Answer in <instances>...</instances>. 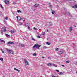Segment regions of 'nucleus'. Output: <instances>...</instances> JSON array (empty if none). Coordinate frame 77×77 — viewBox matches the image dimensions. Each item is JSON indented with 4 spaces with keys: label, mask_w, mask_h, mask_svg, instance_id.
<instances>
[{
    "label": "nucleus",
    "mask_w": 77,
    "mask_h": 77,
    "mask_svg": "<svg viewBox=\"0 0 77 77\" xmlns=\"http://www.w3.org/2000/svg\"><path fill=\"white\" fill-rule=\"evenodd\" d=\"M41 47V45H39L38 44H35L34 46H33L32 48H35V47H36L37 49L38 50H40L39 48Z\"/></svg>",
    "instance_id": "1"
},
{
    "label": "nucleus",
    "mask_w": 77,
    "mask_h": 77,
    "mask_svg": "<svg viewBox=\"0 0 77 77\" xmlns=\"http://www.w3.org/2000/svg\"><path fill=\"white\" fill-rule=\"evenodd\" d=\"M54 13H55L54 11H52V13L53 14H54Z\"/></svg>",
    "instance_id": "29"
},
{
    "label": "nucleus",
    "mask_w": 77,
    "mask_h": 77,
    "mask_svg": "<svg viewBox=\"0 0 77 77\" xmlns=\"http://www.w3.org/2000/svg\"><path fill=\"white\" fill-rule=\"evenodd\" d=\"M39 5L38 4H36L34 5V7H38V6H39Z\"/></svg>",
    "instance_id": "11"
},
{
    "label": "nucleus",
    "mask_w": 77,
    "mask_h": 77,
    "mask_svg": "<svg viewBox=\"0 0 77 77\" xmlns=\"http://www.w3.org/2000/svg\"><path fill=\"white\" fill-rule=\"evenodd\" d=\"M56 71H57V72H59V70H56Z\"/></svg>",
    "instance_id": "33"
},
{
    "label": "nucleus",
    "mask_w": 77,
    "mask_h": 77,
    "mask_svg": "<svg viewBox=\"0 0 77 77\" xmlns=\"http://www.w3.org/2000/svg\"><path fill=\"white\" fill-rule=\"evenodd\" d=\"M19 25H20V26H21L22 25V23H21V22H19Z\"/></svg>",
    "instance_id": "23"
},
{
    "label": "nucleus",
    "mask_w": 77,
    "mask_h": 77,
    "mask_svg": "<svg viewBox=\"0 0 77 77\" xmlns=\"http://www.w3.org/2000/svg\"><path fill=\"white\" fill-rule=\"evenodd\" d=\"M4 2L6 4H8V3H9V1H7L6 0L4 1Z\"/></svg>",
    "instance_id": "7"
},
{
    "label": "nucleus",
    "mask_w": 77,
    "mask_h": 77,
    "mask_svg": "<svg viewBox=\"0 0 77 77\" xmlns=\"http://www.w3.org/2000/svg\"><path fill=\"white\" fill-rule=\"evenodd\" d=\"M24 61L25 62V63H26V65H29V62L27 61V60L26 59H24Z\"/></svg>",
    "instance_id": "4"
},
{
    "label": "nucleus",
    "mask_w": 77,
    "mask_h": 77,
    "mask_svg": "<svg viewBox=\"0 0 77 77\" xmlns=\"http://www.w3.org/2000/svg\"><path fill=\"white\" fill-rule=\"evenodd\" d=\"M45 32H43V36H44V35H45Z\"/></svg>",
    "instance_id": "36"
},
{
    "label": "nucleus",
    "mask_w": 77,
    "mask_h": 77,
    "mask_svg": "<svg viewBox=\"0 0 77 77\" xmlns=\"http://www.w3.org/2000/svg\"><path fill=\"white\" fill-rule=\"evenodd\" d=\"M47 65L48 66H49L50 67H51V66H52L53 65L51 64V63H48L47 64Z\"/></svg>",
    "instance_id": "5"
},
{
    "label": "nucleus",
    "mask_w": 77,
    "mask_h": 77,
    "mask_svg": "<svg viewBox=\"0 0 77 77\" xmlns=\"http://www.w3.org/2000/svg\"><path fill=\"white\" fill-rule=\"evenodd\" d=\"M33 56H36V54L34 53L33 54Z\"/></svg>",
    "instance_id": "31"
},
{
    "label": "nucleus",
    "mask_w": 77,
    "mask_h": 77,
    "mask_svg": "<svg viewBox=\"0 0 77 77\" xmlns=\"http://www.w3.org/2000/svg\"><path fill=\"white\" fill-rule=\"evenodd\" d=\"M28 29H30V27L29 26L28 27Z\"/></svg>",
    "instance_id": "43"
},
{
    "label": "nucleus",
    "mask_w": 77,
    "mask_h": 77,
    "mask_svg": "<svg viewBox=\"0 0 77 77\" xmlns=\"http://www.w3.org/2000/svg\"><path fill=\"white\" fill-rule=\"evenodd\" d=\"M47 32H48V30H47Z\"/></svg>",
    "instance_id": "46"
},
{
    "label": "nucleus",
    "mask_w": 77,
    "mask_h": 77,
    "mask_svg": "<svg viewBox=\"0 0 77 77\" xmlns=\"http://www.w3.org/2000/svg\"><path fill=\"white\" fill-rule=\"evenodd\" d=\"M5 35H6L7 37H8V38H9V37H10V36H9V35H8L7 34H5Z\"/></svg>",
    "instance_id": "16"
},
{
    "label": "nucleus",
    "mask_w": 77,
    "mask_h": 77,
    "mask_svg": "<svg viewBox=\"0 0 77 77\" xmlns=\"http://www.w3.org/2000/svg\"><path fill=\"white\" fill-rule=\"evenodd\" d=\"M56 51H58V50H59V48H57V49H56Z\"/></svg>",
    "instance_id": "34"
},
{
    "label": "nucleus",
    "mask_w": 77,
    "mask_h": 77,
    "mask_svg": "<svg viewBox=\"0 0 77 77\" xmlns=\"http://www.w3.org/2000/svg\"><path fill=\"white\" fill-rule=\"evenodd\" d=\"M14 32H15V31L13 30L10 31V32L11 33H14Z\"/></svg>",
    "instance_id": "14"
},
{
    "label": "nucleus",
    "mask_w": 77,
    "mask_h": 77,
    "mask_svg": "<svg viewBox=\"0 0 77 77\" xmlns=\"http://www.w3.org/2000/svg\"><path fill=\"white\" fill-rule=\"evenodd\" d=\"M32 50H33V51H35V48H33L32 49Z\"/></svg>",
    "instance_id": "40"
},
{
    "label": "nucleus",
    "mask_w": 77,
    "mask_h": 77,
    "mask_svg": "<svg viewBox=\"0 0 77 77\" xmlns=\"http://www.w3.org/2000/svg\"><path fill=\"white\" fill-rule=\"evenodd\" d=\"M1 33L2 34V35L3 34V32H5L6 31V27H2L1 29Z\"/></svg>",
    "instance_id": "2"
},
{
    "label": "nucleus",
    "mask_w": 77,
    "mask_h": 77,
    "mask_svg": "<svg viewBox=\"0 0 77 77\" xmlns=\"http://www.w3.org/2000/svg\"><path fill=\"white\" fill-rule=\"evenodd\" d=\"M42 58L43 59H44V57H42Z\"/></svg>",
    "instance_id": "44"
},
{
    "label": "nucleus",
    "mask_w": 77,
    "mask_h": 77,
    "mask_svg": "<svg viewBox=\"0 0 77 77\" xmlns=\"http://www.w3.org/2000/svg\"><path fill=\"white\" fill-rule=\"evenodd\" d=\"M69 61H66V63H69Z\"/></svg>",
    "instance_id": "26"
},
{
    "label": "nucleus",
    "mask_w": 77,
    "mask_h": 77,
    "mask_svg": "<svg viewBox=\"0 0 77 77\" xmlns=\"http://www.w3.org/2000/svg\"><path fill=\"white\" fill-rule=\"evenodd\" d=\"M52 65H53V66H55V67H57V65H56L54 64H53Z\"/></svg>",
    "instance_id": "21"
},
{
    "label": "nucleus",
    "mask_w": 77,
    "mask_h": 77,
    "mask_svg": "<svg viewBox=\"0 0 77 77\" xmlns=\"http://www.w3.org/2000/svg\"><path fill=\"white\" fill-rule=\"evenodd\" d=\"M47 44H48V45H50V43H49L48 42H47L46 43Z\"/></svg>",
    "instance_id": "35"
},
{
    "label": "nucleus",
    "mask_w": 77,
    "mask_h": 77,
    "mask_svg": "<svg viewBox=\"0 0 77 77\" xmlns=\"http://www.w3.org/2000/svg\"><path fill=\"white\" fill-rule=\"evenodd\" d=\"M1 51L2 52V53H4V51H3V49H1Z\"/></svg>",
    "instance_id": "28"
},
{
    "label": "nucleus",
    "mask_w": 77,
    "mask_h": 77,
    "mask_svg": "<svg viewBox=\"0 0 77 77\" xmlns=\"http://www.w3.org/2000/svg\"><path fill=\"white\" fill-rule=\"evenodd\" d=\"M0 42H3L4 43H5V41L4 40H2L0 39Z\"/></svg>",
    "instance_id": "13"
},
{
    "label": "nucleus",
    "mask_w": 77,
    "mask_h": 77,
    "mask_svg": "<svg viewBox=\"0 0 77 77\" xmlns=\"http://www.w3.org/2000/svg\"><path fill=\"white\" fill-rule=\"evenodd\" d=\"M75 64H76V65H77V62L75 63Z\"/></svg>",
    "instance_id": "45"
},
{
    "label": "nucleus",
    "mask_w": 77,
    "mask_h": 77,
    "mask_svg": "<svg viewBox=\"0 0 77 77\" xmlns=\"http://www.w3.org/2000/svg\"><path fill=\"white\" fill-rule=\"evenodd\" d=\"M48 59H50V57H48Z\"/></svg>",
    "instance_id": "42"
},
{
    "label": "nucleus",
    "mask_w": 77,
    "mask_h": 77,
    "mask_svg": "<svg viewBox=\"0 0 77 77\" xmlns=\"http://www.w3.org/2000/svg\"><path fill=\"white\" fill-rule=\"evenodd\" d=\"M37 38H41V37H40V36H37Z\"/></svg>",
    "instance_id": "38"
},
{
    "label": "nucleus",
    "mask_w": 77,
    "mask_h": 77,
    "mask_svg": "<svg viewBox=\"0 0 77 77\" xmlns=\"http://www.w3.org/2000/svg\"><path fill=\"white\" fill-rule=\"evenodd\" d=\"M33 29H34L35 30H38V29L35 28V27H34Z\"/></svg>",
    "instance_id": "30"
},
{
    "label": "nucleus",
    "mask_w": 77,
    "mask_h": 77,
    "mask_svg": "<svg viewBox=\"0 0 77 77\" xmlns=\"http://www.w3.org/2000/svg\"><path fill=\"white\" fill-rule=\"evenodd\" d=\"M21 46L22 47H24V45H21Z\"/></svg>",
    "instance_id": "27"
},
{
    "label": "nucleus",
    "mask_w": 77,
    "mask_h": 77,
    "mask_svg": "<svg viewBox=\"0 0 77 77\" xmlns=\"http://www.w3.org/2000/svg\"><path fill=\"white\" fill-rule=\"evenodd\" d=\"M14 70H15V71H18V72H20V70L17 69H16V68H14Z\"/></svg>",
    "instance_id": "12"
},
{
    "label": "nucleus",
    "mask_w": 77,
    "mask_h": 77,
    "mask_svg": "<svg viewBox=\"0 0 77 77\" xmlns=\"http://www.w3.org/2000/svg\"><path fill=\"white\" fill-rule=\"evenodd\" d=\"M25 25L26 26H29V24H28V23H25Z\"/></svg>",
    "instance_id": "17"
},
{
    "label": "nucleus",
    "mask_w": 77,
    "mask_h": 77,
    "mask_svg": "<svg viewBox=\"0 0 77 77\" xmlns=\"http://www.w3.org/2000/svg\"><path fill=\"white\" fill-rule=\"evenodd\" d=\"M17 12L18 13H19V12H21V11L20 10H19L17 11Z\"/></svg>",
    "instance_id": "19"
},
{
    "label": "nucleus",
    "mask_w": 77,
    "mask_h": 77,
    "mask_svg": "<svg viewBox=\"0 0 77 77\" xmlns=\"http://www.w3.org/2000/svg\"><path fill=\"white\" fill-rule=\"evenodd\" d=\"M72 8H76L77 9V5H75L72 7Z\"/></svg>",
    "instance_id": "9"
},
{
    "label": "nucleus",
    "mask_w": 77,
    "mask_h": 77,
    "mask_svg": "<svg viewBox=\"0 0 77 77\" xmlns=\"http://www.w3.org/2000/svg\"><path fill=\"white\" fill-rule=\"evenodd\" d=\"M62 66H63V67H65V65H62Z\"/></svg>",
    "instance_id": "41"
},
{
    "label": "nucleus",
    "mask_w": 77,
    "mask_h": 77,
    "mask_svg": "<svg viewBox=\"0 0 77 77\" xmlns=\"http://www.w3.org/2000/svg\"><path fill=\"white\" fill-rule=\"evenodd\" d=\"M72 27H70L69 28V31L70 32H71V31H72Z\"/></svg>",
    "instance_id": "8"
},
{
    "label": "nucleus",
    "mask_w": 77,
    "mask_h": 77,
    "mask_svg": "<svg viewBox=\"0 0 77 77\" xmlns=\"http://www.w3.org/2000/svg\"><path fill=\"white\" fill-rule=\"evenodd\" d=\"M32 40H33V41H35V40L34 38H32Z\"/></svg>",
    "instance_id": "39"
},
{
    "label": "nucleus",
    "mask_w": 77,
    "mask_h": 77,
    "mask_svg": "<svg viewBox=\"0 0 77 77\" xmlns=\"http://www.w3.org/2000/svg\"><path fill=\"white\" fill-rule=\"evenodd\" d=\"M8 44H14V43L13 42H7Z\"/></svg>",
    "instance_id": "6"
},
{
    "label": "nucleus",
    "mask_w": 77,
    "mask_h": 77,
    "mask_svg": "<svg viewBox=\"0 0 77 77\" xmlns=\"http://www.w3.org/2000/svg\"><path fill=\"white\" fill-rule=\"evenodd\" d=\"M58 74H59V75H62L63 74V73H62V72H60L58 73Z\"/></svg>",
    "instance_id": "18"
},
{
    "label": "nucleus",
    "mask_w": 77,
    "mask_h": 77,
    "mask_svg": "<svg viewBox=\"0 0 77 77\" xmlns=\"http://www.w3.org/2000/svg\"><path fill=\"white\" fill-rule=\"evenodd\" d=\"M2 15V12L0 11V15Z\"/></svg>",
    "instance_id": "37"
},
{
    "label": "nucleus",
    "mask_w": 77,
    "mask_h": 77,
    "mask_svg": "<svg viewBox=\"0 0 77 77\" xmlns=\"http://www.w3.org/2000/svg\"><path fill=\"white\" fill-rule=\"evenodd\" d=\"M5 20H8V17H5Z\"/></svg>",
    "instance_id": "32"
},
{
    "label": "nucleus",
    "mask_w": 77,
    "mask_h": 77,
    "mask_svg": "<svg viewBox=\"0 0 77 77\" xmlns=\"http://www.w3.org/2000/svg\"><path fill=\"white\" fill-rule=\"evenodd\" d=\"M43 48L44 49L47 48V47L46 46H45L43 47Z\"/></svg>",
    "instance_id": "20"
},
{
    "label": "nucleus",
    "mask_w": 77,
    "mask_h": 77,
    "mask_svg": "<svg viewBox=\"0 0 77 77\" xmlns=\"http://www.w3.org/2000/svg\"><path fill=\"white\" fill-rule=\"evenodd\" d=\"M0 6L1 7L2 9H3V6L2 5L0 4Z\"/></svg>",
    "instance_id": "22"
},
{
    "label": "nucleus",
    "mask_w": 77,
    "mask_h": 77,
    "mask_svg": "<svg viewBox=\"0 0 77 77\" xmlns=\"http://www.w3.org/2000/svg\"><path fill=\"white\" fill-rule=\"evenodd\" d=\"M49 7L50 8H52V7H53V6L51 5H50Z\"/></svg>",
    "instance_id": "25"
},
{
    "label": "nucleus",
    "mask_w": 77,
    "mask_h": 77,
    "mask_svg": "<svg viewBox=\"0 0 77 77\" xmlns=\"http://www.w3.org/2000/svg\"><path fill=\"white\" fill-rule=\"evenodd\" d=\"M0 60H1V61H3V59L2 58H0Z\"/></svg>",
    "instance_id": "24"
},
{
    "label": "nucleus",
    "mask_w": 77,
    "mask_h": 77,
    "mask_svg": "<svg viewBox=\"0 0 77 77\" xmlns=\"http://www.w3.org/2000/svg\"><path fill=\"white\" fill-rule=\"evenodd\" d=\"M16 18H17V21H20L21 20V17H19L18 16H17Z\"/></svg>",
    "instance_id": "3"
},
{
    "label": "nucleus",
    "mask_w": 77,
    "mask_h": 77,
    "mask_svg": "<svg viewBox=\"0 0 77 77\" xmlns=\"http://www.w3.org/2000/svg\"><path fill=\"white\" fill-rule=\"evenodd\" d=\"M6 50L7 51H9V52L10 53H12V51H11V50H9L8 49H6Z\"/></svg>",
    "instance_id": "10"
},
{
    "label": "nucleus",
    "mask_w": 77,
    "mask_h": 77,
    "mask_svg": "<svg viewBox=\"0 0 77 77\" xmlns=\"http://www.w3.org/2000/svg\"><path fill=\"white\" fill-rule=\"evenodd\" d=\"M62 53H63V52L62 51H59V53L60 54H62Z\"/></svg>",
    "instance_id": "15"
}]
</instances>
